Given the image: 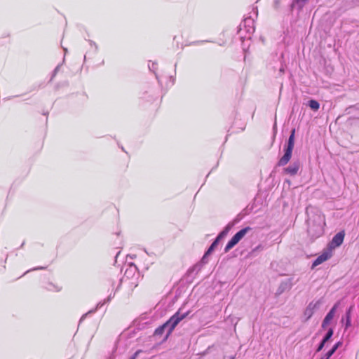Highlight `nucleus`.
Here are the masks:
<instances>
[{
  "instance_id": "f257e3e1",
  "label": "nucleus",
  "mask_w": 359,
  "mask_h": 359,
  "mask_svg": "<svg viewBox=\"0 0 359 359\" xmlns=\"http://www.w3.org/2000/svg\"><path fill=\"white\" fill-rule=\"evenodd\" d=\"M307 224L308 235L311 240L313 241L324 233L325 216L320 210H314L311 214L309 213Z\"/></svg>"
},
{
  "instance_id": "f03ea898",
  "label": "nucleus",
  "mask_w": 359,
  "mask_h": 359,
  "mask_svg": "<svg viewBox=\"0 0 359 359\" xmlns=\"http://www.w3.org/2000/svg\"><path fill=\"white\" fill-rule=\"evenodd\" d=\"M189 311L185 312L184 313H180V311H177L172 317H170L168 321L155 330L154 336L161 337L163 333L166 331V334L165 335L163 339H167L173 330L179 324V323L189 315Z\"/></svg>"
},
{
  "instance_id": "7ed1b4c3",
  "label": "nucleus",
  "mask_w": 359,
  "mask_h": 359,
  "mask_svg": "<svg viewBox=\"0 0 359 359\" xmlns=\"http://www.w3.org/2000/svg\"><path fill=\"white\" fill-rule=\"evenodd\" d=\"M294 133L295 130L293 129L291 132V134L288 138L287 144L284 149L285 154L278 162V166L285 165L291 159L292 150L294 146Z\"/></svg>"
},
{
  "instance_id": "20e7f679",
  "label": "nucleus",
  "mask_w": 359,
  "mask_h": 359,
  "mask_svg": "<svg viewBox=\"0 0 359 359\" xmlns=\"http://www.w3.org/2000/svg\"><path fill=\"white\" fill-rule=\"evenodd\" d=\"M251 230V228L248 226L242 229L238 232H237L231 239L226 244L224 252H229L232 248H233L245 235L246 233Z\"/></svg>"
},
{
  "instance_id": "39448f33",
  "label": "nucleus",
  "mask_w": 359,
  "mask_h": 359,
  "mask_svg": "<svg viewBox=\"0 0 359 359\" xmlns=\"http://www.w3.org/2000/svg\"><path fill=\"white\" fill-rule=\"evenodd\" d=\"M344 231H341L338 232L336 235H334V236L332 238V241L329 243V250L332 251V249H334L340 246L344 241Z\"/></svg>"
},
{
  "instance_id": "423d86ee",
  "label": "nucleus",
  "mask_w": 359,
  "mask_h": 359,
  "mask_svg": "<svg viewBox=\"0 0 359 359\" xmlns=\"http://www.w3.org/2000/svg\"><path fill=\"white\" fill-rule=\"evenodd\" d=\"M301 167L300 162L299 161H293L287 168H284V172L290 175V176L296 175Z\"/></svg>"
},
{
  "instance_id": "0eeeda50",
  "label": "nucleus",
  "mask_w": 359,
  "mask_h": 359,
  "mask_svg": "<svg viewBox=\"0 0 359 359\" xmlns=\"http://www.w3.org/2000/svg\"><path fill=\"white\" fill-rule=\"evenodd\" d=\"M331 257H332L331 250H328L327 251H325L314 260V262L312 264L311 268L313 269L314 267L317 266L318 265L327 261Z\"/></svg>"
},
{
  "instance_id": "6e6552de",
  "label": "nucleus",
  "mask_w": 359,
  "mask_h": 359,
  "mask_svg": "<svg viewBox=\"0 0 359 359\" xmlns=\"http://www.w3.org/2000/svg\"><path fill=\"white\" fill-rule=\"evenodd\" d=\"M320 304V300H318L316 302H311L309 303L304 311V315L306 316L307 320L313 316L314 311L318 309Z\"/></svg>"
},
{
  "instance_id": "1a4fd4ad",
  "label": "nucleus",
  "mask_w": 359,
  "mask_h": 359,
  "mask_svg": "<svg viewBox=\"0 0 359 359\" xmlns=\"http://www.w3.org/2000/svg\"><path fill=\"white\" fill-rule=\"evenodd\" d=\"M208 255H206V252L203 255L200 263L196 264L191 269L189 270V272L196 271L197 273L201 269L203 265L207 263V257Z\"/></svg>"
},
{
  "instance_id": "9d476101",
  "label": "nucleus",
  "mask_w": 359,
  "mask_h": 359,
  "mask_svg": "<svg viewBox=\"0 0 359 359\" xmlns=\"http://www.w3.org/2000/svg\"><path fill=\"white\" fill-rule=\"evenodd\" d=\"M337 304H335L332 309L331 310L327 313V314L326 315V316L325 317L324 320L327 322H329L330 323L331 320L333 319L334 316V313H335V311L337 309Z\"/></svg>"
},
{
  "instance_id": "9b49d317",
  "label": "nucleus",
  "mask_w": 359,
  "mask_h": 359,
  "mask_svg": "<svg viewBox=\"0 0 359 359\" xmlns=\"http://www.w3.org/2000/svg\"><path fill=\"white\" fill-rule=\"evenodd\" d=\"M353 306H351L346 312V323L345 328L347 329L351 325V311L353 309Z\"/></svg>"
},
{
  "instance_id": "f8f14e48",
  "label": "nucleus",
  "mask_w": 359,
  "mask_h": 359,
  "mask_svg": "<svg viewBox=\"0 0 359 359\" xmlns=\"http://www.w3.org/2000/svg\"><path fill=\"white\" fill-rule=\"evenodd\" d=\"M308 105L311 109L314 111H318L320 108V104L315 100H309L308 102Z\"/></svg>"
},
{
  "instance_id": "ddd939ff",
  "label": "nucleus",
  "mask_w": 359,
  "mask_h": 359,
  "mask_svg": "<svg viewBox=\"0 0 359 359\" xmlns=\"http://www.w3.org/2000/svg\"><path fill=\"white\" fill-rule=\"evenodd\" d=\"M232 227V224H229L218 235V236L217 237L218 239H222V238H224L227 233L228 232L230 231V229H231Z\"/></svg>"
},
{
  "instance_id": "4468645a",
  "label": "nucleus",
  "mask_w": 359,
  "mask_h": 359,
  "mask_svg": "<svg viewBox=\"0 0 359 359\" xmlns=\"http://www.w3.org/2000/svg\"><path fill=\"white\" fill-rule=\"evenodd\" d=\"M219 241V239H218L217 238L215 239V241L211 244L208 250L206 251V255H209L212 253L215 247L218 245Z\"/></svg>"
},
{
  "instance_id": "2eb2a0df",
  "label": "nucleus",
  "mask_w": 359,
  "mask_h": 359,
  "mask_svg": "<svg viewBox=\"0 0 359 359\" xmlns=\"http://www.w3.org/2000/svg\"><path fill=\"white\" fill-rule=\"evenodd\" d=\"M333 333H334L333 329L332 328H329L327 334H325V336L323 339V341L326 343L332 337V336L333 335Z\"/></svg>"
},
{
  "instance_id": "dca6fc26",
  "label": "nucleus",
  "mask_w": 359,
  "mask_h": 359,
  "mask_svg": "<svg viewBox=\"0 0 359 359\" xmlns=\"http://www.w3.org/2000/svg\"><path fill=\"white\" fill-rule=\"evenodd\" d=\"M111 298V297L109 296V297L107 299V300H104L103 302H100L97 303L95 309L94 311H90L88 313L95 312V311H96L97 309L102 307L106 302H109Z\"/></svg>"
},
{
  "instance_id": "f3484780",
  "label": "nucleus",
  "mask_w": 359,
  "mask_h": 359,
  "mask_svg": "<svg viewBox=\"0 0 359 359\" xmlns=\"http://www.w3.org/2000/svg\"><path fill=\"white\" fill-rule=\"evenodd\" d=\"M342 345V342L341 341H338L337 343H336L333 346L332 348L330 349L334 353V352L338 349L339 347H340Z\"/></svg>"
},
{
  "instance_id": "a211bd4d",
  "label": "nucleus",
  "mask_w": 359,
  "mask_h": 359,
  "mask_svg": "<svg viewBox=\"0 0 359 359\" xmlns=\"http://www.w3.org/2000/svg\"><path fill=\"white\" fill-rule=\"evenodd\" d=\"M342 345V342L341 341H338L337 343H336L333 346L332 348L330 349L334 353V352L338 349L339 347H340Z\"/></svg>"
},
{
  "instance_id": "6ab92c4d",
  "label": "nucleus",
  "mask_w": 359,
  "mask_h": 359,
  "mask_svg": "<svg viewBox=\"0 0 359 359\" xmlns=\"http://www.w3.org/2000/svg\"><path fill=\"white\" fill-rule=\"evenodd\" d=\"M342 345V342L341 341H338L337 343H336L333 346L332 348L330 349L334 353V352L338 349L339 347H340Z\"/></svg>"
},
{
  "instance_id": "aec40b11",
  "label": "nucleus",
  "mask_w": 359,
  "mask_h": 359,
  "mask_svg": "<svg viewBox=\"0 0 359 359\" xmlns=\"http://www.w3.org/2000/svg\"><path fill=\"white\" fill-rule=\"evenodd\" d=\"M156 63L149 62L148 67L150 70H151L154 72L155 69H156Z\"/></svg>"
},
{
  "instance_id": "412c9836",
  "label": "nucleus",
  "mask_w": 359,
  "mask_h": 359,
  "mask_svg": "<svg viewBox=\"0 0 359 359\" xmlns=\"http://www.w3.org/2000/svg\"><path fill=\"white\" fill-rule=\"evenodd\" d=\"M325 344V342H324V341L322 340V341L320 343L319 346H318V348H317V349H316V352H319V351H320L323 348V347H324Z\"/></svg>"
},
{
  "instance_id": "4be33fe9",
  "label": "nucleus",
  "mask_w": 359,
  "mask_h": 359,
  "mask_svg": "<svg viewBox=\"0 0 359 359\" xmlns=\"http://www.w3.org/2000/svg\"><path fill=\"white\" fill-rule=\"evenodd\" d=\"M245 25H250V24L253 25V20L251 18H247L244 20Z\"/></svg>"
},
{
  "instance_id": "5701e85b",
  "label": "nucleus",
  "mask_w": 359,
  "mask_h": 359,
  "mask_svg": "<svg viewBox=\"0 0 359 359\" xmlns=\"http://www.w3.org/2000/svg\"><path fill=\"white\" fill-rule=\"evenodd\" d=\"M140 352V350L137 351L130 359H135Z\"/></svg>"
},
{
  "instance_id": "b1692460",
  "label": "nucleus",
  "mask_w": 359,
  "mask_h": 359,
  "mask_svg": "<svg viewBox=\"0 0 359 359\" xmlns=\"http://www.w3.org/2000/svg\"><path fill=\"white\" fill-rule=\"evenodd\" d=\"M329 323H330L329 322H327V321L326 322L325 320H323V323H322V327L323 329H325Z\"/></svg>"
},
{
  "instance_id": "393cba45",
  "label": "nucleus",
  "mask_w": 359,
  "mask_h": 359,
  "mask_svg": "<svg viewBox=\"0 0 359 359\" xmlns=\"http://www.w3.org/2000/svg\"><path fill=\"white\" fill-rule=\"evenodd\" d=\"M329 323H330L329 322H327V321L326 322L325 320H323V323H322V327L323 329H325Z\"/></svg>"
},
{
  "instance_id": "a878e982",
  "label": "nucleus",
  "mask_w": 359,
  "mask_h": 359,
  "mask_svg": "<svg viewBox=\"0 0 359 359\" xmlns=\"http://www.w3.org/2000/svg\"><path fill=\"white\" fill-rule=\"evenodd\" d=\"M88 313L83 315L80 319V323L86 318V316L88 315Z\"/></svg>"
},
{
  "instance_id": "bb28decb",
  "label": "nucleus",
  "mask_w": 359,
  "mask_h": 359,
  "mask_svg": "<svg viewBox=\"0 0 359 359\" xmlns=\"http://www.w3.org/2000/svg\"><path fill=\"white\" fill-rule=\"evenodd\" d=\"M327 353L328 355H330V357H331L334 354V353L331 350H330Z\"/></svg>"
},
{
  "instance_id": "cd10ccee",
  "label": "nucleus",
  "mask_w": 359,
  "mask_h": 359,
  "mask_svg": "<svg viewBox=\"0 0 359 359\" xmlns=\"http://www.w3.org/2000/svg\"><path fill=\"white\" fill-rule=\"evenodd\" d=\"M58 69H59V66H57V67L55 69V70H54V73H53V76H55V74H56V73H57V72L58 71Z\"/></svg>"
},
{
  "instance_id": "c85d7f7f",
  "label": "nucleus",
  "mask_w": 359,
  "mask_h": 359,
  "mask_svg": "<svg viewBox=\"0 0 359 359\" xmlns=\"http://www.w3.org/2000/svg\"><path fill=\"white\" fill-rule=\"evenodd\" d=\"M262 250V247L261 245H258L255 249H254V250Z\"/></svg>"
},
{
  "instance_id": "c756f323",
  "label": "nucleus",
  "mask_w": 359,
  "mask_h": 359,
  "mask_svg": "<svg viewBox=\"0 0 359 359\" xmlns=\"http://www.w3.org/2000/svg\"><path fill=\"white\" fill-rule=\"evenodd\" d=\"M324 357L326 358L327 359H329L330 358V355H327V353L325 354Z\"/></svg>"
},
{
  "instance_id": "7c9ffc66",
  "label": "nucleus",
  "mask_w": 359,
  "mask_h": 359,
  "mask_svg": "<svg viewBox=\"0 0 359 359\" xmlns=\"http://www.w3.org/2000/svg\"><path fill=\"white\" fill-rule=\"evenodd\" d=\"M90 44H91V45H93H93H94V46H95V47L97 48V46H96V44H95V43L94 42H93V41H90Z\"/></svg>"
},
{
  "instance_id": "2f4dec72",
  "label": "nucleus",
  "mask_w": 359,
  "mask_h": 359,
  "mask_svg": "<svg viewBox=\"0 0 359 359\" xmlns=\"http://www.w3.org/2000/svg\"><path fill=\"white\" fill-rule=\"evenodd\" d=\"M301 1L302 3V4H305L306 1H304V0H299L298 2Z\"/></svg>"
},
{
  "instance_id": "473e14b6",
  "label": "nucleus",
  "mask_w": 359,
  "mask_h": 359,
  "mask_svg": "<svg viewBox=\"0 0 359 359\" xmlns=\"http://www.w3.org/2000/svg\"><path fill=\"white\" fill-rule=\"evenodd\" d=\"M251 29L252 32L255 31V28L253 27H251Z\"/></svg>"
},
{
  "instance_id": "72a5a7b5",
  "label": "nucleus",
  "mask_w": 359,
  "mask_h": 359,
  "mask_svg": "<svg viewBox=\"0 0 359 359\" xmlns=\"http://www.w3.org/2000/svg\"><path fill=\"white\" fill-rule=\"evenodd\" d=\"M320 359H327V358H325V357H324V355H323V356H322V357H321V358H320Z\"/></svg>"
},
{
  "instance_id": "f704fd0d",
  "label": "nucleus",
  "mask_w": 359,
  "mask_h": 359,
  "mask_svg": "<svg viewBox=\"0 0 359 359\" xmlns=\"http://www.w3.org/2000/svg\"><path fill=\"white\" fill-rule=\"evenodd\" d=\"M299 0H296L297 2H298ZM304 1H306L307 0H304Z\"/></svg>"
},
{
  "instance_id": "c9c22d12",
  "label": "nucleus",
  "mask_w": 359,
  "mask_h": 359,
  "mask_svg": "<svg viewBox=\"0 0 359 359\" xmlns=\"http://www.w3.org/2000/svg\"><path fill=\"white\" fill-rule=\"evenodd\" d=\"M231 359H234V357H231Z\"/></svg>"
}]
</instances>
